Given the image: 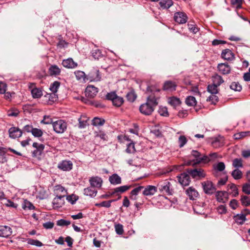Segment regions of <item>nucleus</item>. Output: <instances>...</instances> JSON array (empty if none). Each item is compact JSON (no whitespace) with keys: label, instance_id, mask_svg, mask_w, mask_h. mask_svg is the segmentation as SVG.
<instances>
[{"label":"nucleus","instance_id":"f257e3e1","mask_svg":"<svg viewBox=\"0 0 250 250\" xmlns=\"http://www.w3.org/2000/svg\"><path fill=\"white\" fill-rule=\"evenodd\" d=\"M189 157H193L194 159L187 161L186 162V165L196 166L197 165L205 164L210 161H214L218 157V154L217 153L214 152L210 153L208 156L205 155H202L198 151L192 150Z\"/></svg>","mask_w":250,"mask_h":250},{"label":"nucleus","instance_id":"f03ea898","mask_svg":"<svg viewBox=\"0 0 250 250\" xmlns=\"http://www.w3.org/2000/svg\"><path fill=\"white\" fill-rule=\"evenodd\" d=\"M158 98L155 96H149L147 98L146 103L141 104L139 110L141 113L145 115H150L154 110V108L158 104Z\"/></svg>","mask_w":250,"mask_h":250},{"label":"nucleus","instance_id":"7ed1b4c3","mask_svg":"<svg viewBox=\"0 0 250 250\" xmlns=\"http://www.w3.org/2000/svg\"><path fill=\"white\" fill-rule=\"evenodd\" d=\"M157 186L161 192L167 195H172L173 194V191L172 184L168 180L159 182Z\"/></svg>","mask_w":250,"mask_h":250},{"label":"nucleus","instance_id":"20e7f679","mask_svg":"<svg viewBox=\"0 0 250 250\" xmlns=\"http://www.w3.org/2000/svg\"><path fill=\"white\" fill-rule=\"evenodd\" d=\"M52 125L54 130L57 133H62L67 128V123L62 120L54 122Z\"/></svg>","mask_w":250,"mask_h":250},{"label":"nucleus","instance_id":"39448f33","mask_svg":"<svg viewBox=\"0 0 250 250\" xmlns=\"http://www.w3.org/2000/svg\"><path fill=\"white\" fill-rule=\"evenodd\" d=\"M187 172L192 176L193 178H200L205 177L206 174L201 168L199 169H189L187 170Z\"/></svg>","mask_w":250,"mask_h":250},{"label":"nucleus","instance_id":"423d86ee","mask_svg":"<svg viewBox=\"0 0 250 250\" xmlns=\"http://www.w3.org/2000/svg\"><path fill=\"white\" fill-rule=\"evenodd\" d=\"M204 192L208 194H212L215 191V188L211 182L207 181L202 183Z\"/></svg>","mask_w":250,"mask_h":250},{"label":"nucleus","instance_id":"0eeeda50","mask_svg":"<svg viewBox=\"0 0 250 250\" xmlns=\"http://www.w3.org/2000/svg\"><path fill=\"white\" fill-rule=\"evenodd\" d=\"M186 193L191 200L196 199L199 194L197 190L193 187H189L186 190Z\"/></svg>","mask_w":250,"mask_h":250},{"label":"nucleus","instance_id":"6e6552de","mask_svg":"<svg viewBox=\"0 0 250 250\" xmlns=\"http://www.w3.org/2000/svg\"><path fill=\"white\" fill-rule=\"evenodd\" d=\"M58 167L63 171H70L72 169L73 163L71 161L63 160L58 164Z\"/></svg>","mask_w":250,"mask_h":250},{"label":"nucleus","instance_id":"1a4fd4ad","mask_svg":"<svg viewBox=\"0 0 250 250\" xmlns=\"http://www.w3.org/2000/svg\"><path fill=\"white\" fill-rule=\"evenodd\" d=\"M174 19L176 22L180 24L186 23L188 20L187 15L182 12L176 13L174 15Z\"/></svg>","mask_w":250,"mask_h":250},{"label":"nucleus","instance_id":"9d476101","mask_svg":"<svg viewBox=\"0 0 250 250\" xmlns=\"http://www.w3.org/2000/svg\"><path fill=\"white\" fill-rule=\"evenodd\" d=\"M217 200L221 203L226 202L229 199V193L225 191H218L216 193Z\"/></svg>","mask_w":250,"mask_h":250},{"label":"nucleus","instance_id":"9b49d317","mask_svg":"<svg viewBox=\"0 0 250 250\" xmlns=\"http://www.w3.org/2000/svg\"><path fill=\"white\" fill-rule=\"evenodd\" d=\"M58 100L57 95L55 93H47L43 97L44 102L48 104H52Z\"/></svg>","mask_w":250,"mask_h":250},{"label":"nucleus","instance_id":"f8f14e48","mask_svg":"<svg viewBox=\"0 0 250 250\" xmlns=\"http://www.w3.org/2000/svg\"><path fill=\"white\" fill-rule=\"evenodd\" d=\"M9 134L10 138L16 139L21 136L22 132L18 127H12L9 129Z\"/></svg>","mask_w":250,"mask_h":250},{"label":"nucleus","instance_id":"ddd939ff","mask_svg":"<svg viewBox=\"0 0 250 250\" xmlns=\"http://www.w3.org/2000/svg\"><path fill=\"white\" fill-rule=\"evenodd\" d=\"M179 183L183 186H186L189 184L190 182L189 174L188 173H182L178 177Z\"/></svg>","mask_w":250,"mask_h":250},{"label":"nucleus","instance_id":"4468645a","mask_svg":"<svg viewBox=\"0 0 250 250\" xmlns=\"http://www.w3.org/2000/svg\"><path fill=\"white\" fill-rule=\"evenodd\" d=\"M98 92V88L97 87L93 85H89L86 88L85 94L88 97L93 98L96 95Z\"/></svg>","mask_w":250,"mask_h":250},{"label":"nucleus","instance_id":"2eb2a0df","mask_svg":"<svg viewBox=\"0 0 250 250\" xmlns=\"http://www.w3.org/2000/svg\"><path fill=\"white\" fill-rule=\"evenodd\" d=\"M63 195H56L53 200L52 204L54 208L62 207L64 204Z\"/></svg>","mask_w":250,"mask_h":250},{"label":"nucleus","instance_id":"dca6fc26","mask_svg":"<svg viewBox=\"0 0 250 250\" xmlns=\"http://www.w3.org/2000/svg\"><path fill=\"white\" fill-rule=\"evenodd\" d=\"M217 68L219 72L223 75L229 74L231 70L230 66L226 63L218 64Z\"/></svg>","mask_w":250,"mask_h":250},{"label":"nucleus","instance_id":"f3484780","mask_svg":"<svg viewBox=\"0 0 250 250\" xmlns=\"http://www.w3.org/2000/svg\"><path fill=\"white\" fill-rule=\"evenodd\" d=\"M89 182L93 188H100L102 186L103 180L99 177H93L89 179Z\"/></svg>","mask_w":250,"mask_h":250},{"label":"nucleus","instance_id":"a211bd4d","mask_svg":"<svg viewBox=\"0 0 250 250\" xmlns=\"http://www.w3.org/2000/svg\"><path fill=\"white\" fill-rule=\"evenodd\" d=\"M12 234V229L10 227L1 226L0 229V237H8Z\"/></svg>","mask_w":250,"mask_h":250},{"label":"nucleus","instance_id":"6ab92c4d","mask_svg":"<svg viewBox=\"0 0 250 250\" xmlns=\"http://www.w3.org/2000/svg\"><path fill=\"white\" fill-rule=\"evenodd\" d=\"M157 192V188L153 186H146L143 192V194L145 196H151L154 195Z\"/></svg>","mask_w":250,"mask_h":250},{"label":"nucleus","instance_id":"aec40b11","mask_svg":"<svg viewBox=\"0 0 250 250\" xmlns=\"http://www.w3.org/2000/svg\"><path fill=\"white\" fill-rule=\"evenodd\" d=\"M222 57L226 60L231 61L234 59V55L232 51L229 49H226L222 51L221 54Z\"/></svg>","mask_w":250,"mask_h":250},{"label":"nucleus","instance_id":"412c9836","mask_svg":"<svg viewBox=\"0 0 250 250\" xmlns=\"http://www.w3.org/2000/svg\"><path fill=\"white\" fill-rule=\"evenodd\" d=\"M212 146L214 148H218L224 145V139L222 136L215 138L212 142Z\"/></svg>","mask_w":250,"mask_h":250},{"label":"nucleus","instance_id":"4be33fe9","mask_svg":"<svg viewBox=\"0 0 250 250\" xmlns=\"http://www.w3.org/2000/svg\"><path fill=\"white\" fill-rule=\"evenodd\" d=\"M62 64L64 67L68 68H75L77 65V63L71 58L64 60L62 62Z\"/></svg>","mask_w":250,"mask_h":250},{"label":"nucleus","instance_id":"5701e85b","mask_svg":"<svg viewBox=\"0 0 250 250\" xmlns=\"http://www.w3.org/2000/svg\"><path fill=\"white\" fill-rule=\"evenodd\" d=\"M176 84L175 83L168 81L166 82L163 85V89L165 90H167L172 91L175 90L176 89Z\"/></svg>","mask_w":250,"mask_h":250},{"label":"nucleus","instance_id":"b1692460","mask_svg":"<svg viewBox=\"0 0 250 250\" xmlns=\"http://www.w3.org/2000/svg\"><path fill=\"white\" fill-rule=\"evenodd\" d=\"M54 191L57 195H63L64 197L67 194V190L61 185H57L54 187Z\"/></svg>","mask_w":250,"mask_h":250},{"label":"nucleus","instance_id":"393cba45","mask_svg":"<svg viewBox=\"0 0 250 250\" xmlns=\"http://www.w3.org/2000/svg\"><path fill=\"white\" fill-rule=\"evenodd\" d=\"M228 190L232 196L236 197L238 195V191L237 186L234 184H229L228 185Z\"/></svg>","mask_w":250,"mask_h":250},{"label":"nucleus","instance_id":"a878e982","mask_svg":"<svg viewBox=\"0 0 250 250\" xmlns=\"http://www.w3.org/2000/svg\"><path fill=\"white\" fill-rule=\"evenodd\" d=\"M131 186H122L118 188H115L113 189V190L111 192V194H117L119 195V193H123L127 190H128L130 188Z\"/></svg>","mask_w":250,"mask_h":250},{"label":"nucleus","instance_id":"bb28decb","mask_svg":"<svg viewBox=\"0 0 250 250\" xmlns=\"http://www.w3.org/2000/svg\"><path fill=\"white\" fill-rule=\"evenodd\" d=\"M109 181L112 185L120 184L122 182L121 178L117 174H113L110 176Z\"/></svg>","mask_w":250,"mask_h":250},{"label":"nucleus","instance_id":"cd10ccee","mask_svg":"<svg viewBox=\"0 0 250 250\" xmlns=\"http://www.w3.org/2000/svg\"><path fill=\"white\" fill-rule=\"evenodd\" d=\"M84 194L91 197H95L97 193V191L93 187H88L85 188L83 190Z\"/></svg>","mask_w":250,"mask_h":250},{"label":"nucleus","instance_id":"c85d7f7f","mask_svg":"<svg viewBox=\"0 0 250 250\" xmlns=\"http://www.w3.org/2000/svg\"><path fill=\"white\" fill-rule=\"evenodd\" d=\"M61 69L57 65H52L49 68V73L51 76H57L60 74Z\"/></svg>","mask_w":250,"mask_h":250},{"label":"nucleus","instance_id":"c756f323","mask_svg":"<svg viewBox=\"0 0 250 250\" xmlns=\"http://www.w3.org/2000/svg\"><path fill=\"white\" fill-rule=\"evenodd\" d=\"M233 218L235 222L239 225H242L246 220L244 215L241 213L234 215Z\"/></svg>","mask_w":250,"mask_h":250},{"label":"nucleus","instance_id":"7c9ffc66","mask_svg":"<svg viewBox=\"0 0 250 250\" xmlns=\"http://www.w3.org/2000/svg\"><path fill=\"white\" fill-rule=\"evenodd\" d=\"M159 4L162 8L167 9L173 4V2L171 0H160Z\"/></svg>","mask_w":250,"mask_h":250},{"label":"nucleus","instance_id":"2f4dec72","mask_svg":"<svg viewBox=\"0 0 250 250\" xmlns=\"http://www.w3.org/2000/svg\"><path fill=\"white\" fill-rule=\"evenodd\" d=\"M168 102L171 105L174 107L178 106L181 104L180 99L175 97L169 98Z\"/></svg>","mask_w":250,"mask_h":250},{"label":"nucleus","instance_id":"473e14b6","mask_svg":"<svg viewBox=\"0 0 250 250\" xmlns=\"http://www.w3.org/2000/svg\"><path fill=\"white\" fill-rule=\"evenodd\" d=\"M31 94L34 98H40L42 95L41 89L38 88H34L31 90Z\"/></svg>","mask_w":250,"mask_h":250},{"label":"nucleus","instance_id":"72a5a7b5","mask_svg":"<svg viewBox=\"0 0 250 250\" xmlns=\"http://www.w3.org/2000/svg\"><path fill=\"white\" fill-rule=\"evenodd\" d=\"M232 166L235 168V169H238L240 167H242L243 160L240 158H235L232 161Z\"/></svg>","mask_w":250,"mask_h":250},{"label":"nucleus","instance_id":"f704fd0d","mask_svg":"<svg viewBox=\"0 0 250 250\" xmlns=\"http://www.w3.org/2000/svg\"><path fill=\"white\" fill-rule=\"evenodd\" d=\"M231 176L235 180L240 179L242 177V172L239 169H235L231 172Z\"/></svg>","mask_w":250,"mask_h":250},{"label":"nucleus","instance_id":"c9c22d12","mask_svg":"<svg viewBox=\"0 0 250 250\" xmlns=\"http://www.w3.org/2000/svg\"><path fill=\"white\" fill-rule=\"evenodd\" d=\"M185 102L186 104L188 106H195L197 104L195 98L191 96H188L186 99Z\"/></svg>","mask_w":250,"mask_h":250},{"label":"nucleus","instance_id":"e433bc0d","mask_svg":"<svg viewBox=\"0 0 250 250\" xmlns=\"http://www.w3.org/2000/svg\"><path fill=\"white\" fill-rule=\"evenodd\" d=\"M213 84L219 86L224 82L221 76L218 75H215L212 77Z\"/></svg>","mask_w":250,"mask_h":250},{"label":"nucleus","instance_id":"4c0bfd02","mask_svg":"<svg viewBox=\"0 0 250 250\" xmlns=\"http://www.w3.org/2000/svg\"><path fill=\"white\" fill-rule=\"evenodd\" d=\"M60 83L58 81H55L51 84L50 86V90L53 93H55L57 92L59 87H60Z\"/></svg>","mask_w":250,"mask_h":250},{"label":"nucleus","instance_id":"58836bf2","mask_svg":"<svg viewBox=\"0 0 250 250\" xmlns=\"http://www.w3.org/2000/svg\"><path fill=\"white\" fill-rule=\"evenodd\" d=\"M87 119L86 117L82 116L79 119V127L81 128H84L87 125Z\"/></svg>","mask_w":250,"mask_h":250},{"label":"nucleus","instance_id":"ea45409f","mask_svg":"<svg viewBox=\"0 0 250 250\" xmlns=\"http://www.w3.org/2000/svg\"><path fill=\"white\" fill-rule=\"evenodd\" d=\"M27 242L28 244L34 245L37 247H42L43 244L42 243L38 240H34L32 239H27Z\"/></svg>","mask_w":250,"mask_h":250},{"label":"nucleus","instance_id":"a19ab883","mask_svg":"<svg viewBox=\"0 0 250 250\" xmlns=\"http://www.w3.org/2000/svg\"><path fill=\"white\" fill-rule=\"evenodd\" d=\"M124 99L122 97L117 96L113 101V104L116 106H120L124 103Z\"/></svg>","mask_w":250,"mask_h":250},{"label":"nucleus","instance_id":"79ce46f5","mask_svg":"<svg viewBox=\"0 0 250 250\" xmlns=\"http://www.w3.org/2000/svg\"><path fill=\"white\" fill-rule=\"evenodd\" d=\"M231 4L236 9L241 8L243 0H231Z\"/></svg>","mask_w":250,"mask_h":250},{"label":"nucleus","instance_id":"37998d69","mask_svg":"<svg viewBox=\"0 0 250 250\" xmlns=\"http://www.w3.org/2000/svg\"><path fill=\"white\" fill-rule=\"evenodd\" d=\"M115 200H112L107 201H103L100 203H97L95 204V206L97 207H103L105 208H109L111 206V203L114 201Z\"/></svg>","mask_w":250,"mask_h":250},{"label":"nucleus","instance_id":"c03bdc74","mask_svg":"<svg viewBox=\"0 0 250 250\" xmlns=\"http://www.w3.org/2000/svg\"><path fill=\"white\" fill-rule=\"evenodd\" d=\"M217 86L214 84L209 85L208 87V91L211 94H216L218 93Z\"/></svg>","mask_w":250,"mask_h":250},{"label":"nucleus","instance_id":"a18cd8bd","mask_svg":"<svg viewBox=\"0 0 250 250\" xmlns=\"http://www.w3.org/2000/svg\"><path fill=\"white\" fill-rule=\"evenodd\" d=\"M230 88L236 91H240L242 89L241 85L238 82H233L230 85Z\"/></svg>","mask_w":250,"mask_h":250},{"label":"nucleus","instance_id":"49530a36","mask_svg":"<svg viewBox=\"0 0 250 250\" xmlns=\"http://www.w3.org/2000/svg\"><path fill=\"white\" fill-rule=\"evenodd\" d=\"M104 123V120L99 118L95 117L92 120V124L95 126L102 125Z\"/></svg>","mask_w":250,"mask_h":250},{"label":"nucleus","instance_id":"de8ad7c7","mask_svg":"<svg viewBox=\"0 0 250 250\" xmlns=\"http://www.w3.org/2000/svg\"><path fill=\"white\" fill-rule=\"evenodd\" d=\"M31 133L35 137H40L42 135L43 132L40 129L34 128Z\"/></svg>","mask_w":250,"mask_h":250},{"label":"nucleus","instance_id":"09e8293b","mask_svg":"<svg viewBox=\"0 0 250 250\" xmlns=\"http://www.w3.org/2000/svg\"><path fill=\"white\" fill-rule=\"evenodd\" d=\"M213 167L215 169L219 171H222L225 168V165L223 162H219Z\"/></svg>","mask_w":250,"mask_h":250},{"label":"nucleus","instance_id":"8fccbe9b","mask_svg":"<svg viewBox=\"0 0 250 250\" xmlns=\"http://www.w3.org/2000/svg\"><path fill=\"white\" fill-rule=\"evenodd\" d=\"M78 199V197L74 194H71L66 197V200L71 204H74Z\"/></svg>","mask_w":250,"mask_h":250},{"label":"nucleus","instance_id":"3c124183","mask_svg":"<svg viewBox=\"0 0 250 250\" xmlns=\"http://www.w3.org/2000/svg\"><path fill=\"white\" fill-rule=\"evenodd\" d=\"M115 231L117 234L122 235L124 233L123 226L120 224L115 225Z\"/></svg>","mask_w":250,"mask_h":250},{"label":"nucleus","instance_id":"603ef678","mask_svg":"<svg viewBox=\"0 0 250 250\" xmlns=\"http://www.w3.org/2000/svg\"><path fill=\"white\" fill-rule=\"evenodd\" d=\"M75 75L77 80H84L85 74L83 71H77L75 72Z\"/></svg>","mask_w":250,"mask_h":250},{"label":"nucleus","instance_id":"864d4df0","mask_svg":"<svg viewBox=\"0 0 250 250\" xmlns=\"http://www.w3.org/2000/svg\"><path fill=\"white\" fill-rule=\"evenodd\" d=\"M241 201L243 205L249 206L250 205V199L247 196H242Z\"/></svg>","mask_w":250,"mask_h":250},{"label":"nucleus","instance_id":"5fc2aeb1","mask_svg":"<svg viewBox=\"0 0 250 250\" xmlns=\"http://www.w3.org/2000/svg\"><path fill=\"white\" fill-rule=\"evenodd\" d=\"M126 98L128 101L133 102L136 98V95L134 92L131 91L126 95Z\"/></svg>","mask_w":250,"mask_h":250},{"label":"nucleus","instance_id":"6e6d98bb","mask_svg":"<svg viewBox=\"0 0 250 250\" xmlns=\"http://www.w3.org/2000/svg\"><path fill=\"white\" fill-rule=\"evenodd\" d=\"M95 137L96 138H100L101 139H102L104 141L107 140V135L104 132H102V131H100L99 132H96Z\"/></svg>","mask_w":250,"mask_h":250},{"label":"nucleus","instance_id":"4d7b16f0","mask_svg":"<svg viewBox=\"0 0 250 250\" xmlns=\"http://www.w3.org/2000/svg\"><path fill=\"white\" fill-rule=\"evenodd\" d=\"M158 112L161 116H167L168 115L167 109L166 107H160Z\"/></svg>","mask_w":250,"mask_h":250},{"label":"nucleus","instance_id":"13d9d810","mask_svg":"<svg viewBox=\"0 0 250 250\" xmlns=\"http://www.w3.org/2000/svg\"><path fill=\"white\" fill-rule=\"evenodd\" d=\"M5 202L3 203V204H4L6 206L9 207H12L13 208H17L18 207V205L14 203L12 201H10V200H4Z\"/></svg>","mask_w":250,"mask_h":250},{"label":"nucleus","instance_id":"bf43d9fd","mask_svg":"<svg viewBox=\"0 0 250 250\" xmlns=\"http://www.w3.org/2000/svg\"><path fill=\"white\" fill-rule=\"evenodd\" d=\"M179 146L182 147L187 143V140L185 136H180L178 139Z\"/></svg>","mask_w":250,"mask_h":250},{"label":"nucleus","instance_id":"052dcab7","mask_svg":"<svg viewBox=\"0 0 250 250\" xmlns=\"http://www.w3.org/2000/svg\"><path fill=\"white\" fill-rule=\"evenodd\" d=\"M19 113V111L17 109H12L8 110L7 115L10 117H17Z\"/></svg>","mask_w":250,"mask_h":250},{"label":"nucleus","instance_id":"680f3d73","mask_svg":"<svg viewBox=\"0 0 250 250\" xmlns=\"http://www.w3.org/2000/svg\"><path fill=\"white\" fill-rule=\"evenodd\" d=\"M117 94L115 92H111L110 93H108L106 95V98L108 100L111 101L112 102L114 100L115 98H116Z\"/></svg>","mask_w":250,"mask_h":250},{"label":"nucleus","instance_id":"e2e57ef3","mask_svg":"<svg viewBox=\"0 0 250 250\" xmlns=\"http://www.w3.org/2000/svg\"><path fill=\"white\" fill-rule=\"evenodd\" d=\"M242 191L246 194H250V184L249 183L244 184L242 187Z\"/></svg>","mask_w":250,"mask_h":250},{"label":"nucleus","instance_id":"0e129e2a","mask_svg":"<svg viewBox=\"0 0 250 250\" xmlns=\"http://www.w3.org/2000/svg\"><path fill=\"white\" fill-rule=\"evenodd\" d=\"M92 54L93 57L95 59H99L102 55L101 51L99 49L93 50Z\"/></svg>","mask_w":250,"mask_h":250},{"label":"nucleus","instance_id":"69168bd1","mask_svg":"<svg viewBox=\"0 0 250 250\" xmlns=\"http://www.w3.org/2000/svg\"><path fill=\"white\" fill-rule=\"evenodd\" d=\"M248 133L247 132H241L234 135V138L236 140L240 139L245 137Z\"/></svg>","mask_w":250,"mask_h":250},{"label":"nucleus","instance_id":"338daca9","mask_svg":"<svg viewBox=\"0 0 250 250\" xmlns=\"http://www.w3.org/2000/svg\"><path fill=\"white\" fill-rule=\"evenodd\" d=\"M70 222L69 221L61 219L57 221V225L60 226H67L70 224Z\"/></svg>","mask_w":250,"mask_h":250},{"label":"nucleus","instance_id":"774afa93","mask_svg":"<svg viewBox=\"0 0 250 250\" xmlns=\"http://www.w3.org/2000/svg\"><path fill=\"white\" fill-rule=\"evenodd\" d=\"M135 151L134 144L133 143H130L127 145V148L126 149V152L128 153H133Z\"/></svg>","mask_w":250,"mask_h":250}]
</instances>
